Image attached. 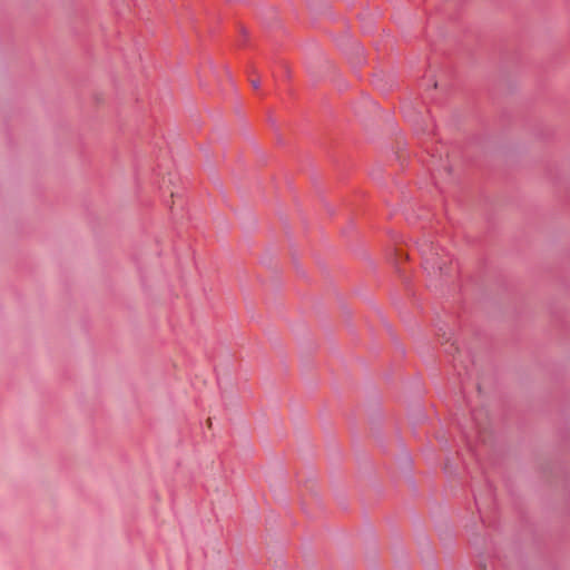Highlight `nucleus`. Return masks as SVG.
Instances as JSON below:
<instances>
[{
    "mask_svg": "<svg viewBox=\"0 0 570 570\" xmlns=\"http://www.w3.org/2000/svg\"><path fill=\"white\" fill-rule=\"evenodd\" d=\"M422 256L424 268L430 274H443L450 262L449 257L434 247L422 249Z\"/></svg>",
    "mask_w": 570,
    "mask_h": 570,
    "instance_id": "f257e3e1",
    "label": "nucleus"
},
{
    "mask_svg": "<svg viewBox=\"0 0 570 570\" xmlns=\"http://www.w3.org/2000/svg\"><path fill=\"white\" fill-rule=\"evenodd\" d=\"M252 86L257 89L259 87V82L257 80H252Z\"/></svg>",
    "mask_w": 570,
    "mask_h": 570,
    "instance_id": "f03ea898",
    "label": "nucleus"
}]
</instances>
